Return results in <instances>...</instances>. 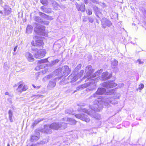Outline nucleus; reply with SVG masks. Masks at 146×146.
Segmentation results:
<instances>
[{"label":"nucleus","instance_id":"a878e982","mask_svg":"<svg viewBox=\"0 0 146 146\" xmlns=\"http://www.w3.org/2000/svg\"><path fill=\"white\" fill-rule=\"evenodd\" d=\"M8 113L9 115V119L11 122H12L13 121V119H12V117L13 116V112L11 110H9L8 112Z\"/></svg>","mask_w":146,"mask_h":146},{"label":"nucleus","instance_id":"09e8293b","mask_svg":"<svg viewBox=\"0 0 146 146\" xmlns=\"http://www.w3.org/2000/svg\"><path fill=\"white\" fill-rule=\"evenodd\" d=\"M33 86L35 88H36V89H38L40 87V86H38L37 87H36V86H35L34 85H33Z\"/></svg>","mask_w":146,"mask_h":146},{"label":"nucleus","instance_id":"b1692460","mask_svg":"<svg viewBox=\"0 0 146 146\" xmlns=\"http://www.w3.org/2000/svg\"><path fill=\"white\" fill-rule=\"evenodd\" d=\"M41 10L43 12L46 13H50L51 11L50 9L49 8H46L44 6H42L40 8Z\"/></svg>","mask_w":146,"mask_h":146},{"label":"nucleus","instance_id":"a18cd8bd","mask_svg":"<svg viewBox=\"0 0 146 146\" xmlns=\"http://www.w3.org/2000/svg\"><path fill=\"white\" fill-rule=\"evenodd\" d=\"M137 61L139 62V64H143L144 63L143 62L141 61V60L139 59H138Z\"/></svg>","mask_w":146,"mask_h":146},{"label":"nucleus","instance_id":"c9c22d12","mask_svg":"<svg viewBox=\"0 0 146 146\" xmlns=\"http://www.w3.org/2000/svg\"><path fill=\"white\" fill-rule=\"evenodd\" d=\"M49 23V21H47L43 20H42V21H41V23H40L42 24L45 25H48Z\"/></svg>","mask_w":146,"mask_h":146},{"label":"nucleus","instance_id":"39448f33","mask_svg":"<svg viewBox=\"0 0 146 146\" xmlns=\"http://www.w3.org/2000/svg\"><path fill=\"white\" fill-rule=\"evenodd\" d=\"M67 126V124L66 123L62 122L54 123L50 125L51 128L55 130L64 129Z\"/></svg>","mask_w":146,"mask_h":146},{"label":"nucleus","instance_id":"6e6552de","mask_svg":"<svg viewBox=\"0 0 146 146\" xmlns=\"http://www.w3.org/2000/svg\"><path fill=\"white\" fill-rule=\"evenodd\" d=\"M85 71L86 73L87 76H85L84 77L86 78L88 77L87 79L89 80L90 76L91 77L92 74L94 72V70L92 69V66L89 65L86 67Z\"/></svg>","mask_w":146,"mask_h":146},{"label":"nucleus","instance_id":"338daca9","mask_svg":"<svg viewBox=\"0 0 146 146\" xmlns=\"http://www.w3.org/2000/svg\"><path fill=\"white\" fill-rule=\"evenodd\" d=\"M42 143V144H43V142H42V143Z\"/></svg>","mask_w":146,"mask_h":146},{"label":"nucleus","instance_id":"aec40b11","mask_svg":"<svg viewBox=\"0 0 146 146\" xmlns=\"http://www.w3.org/2000/svg\"><path fill=\"white\" fill-rule=\"evenodd\" d=\"M39 15L41 17L45 19H46L48 20H52L53 19V18L52 17L48 16L41 12H39Z\"/></svg>","mask_w":146,"mask_h":146},{"label":"nucleus","instance_id":"6ab92c4d","mask_svg":"<svg viewBox=\"0 0 146 146\" xmlns=\"http://www.w3.org/2000/svg\"><path fill=\"white\" fill-rule=\"evenodd\" d=\"M44 133L47 134H50L52 132V129L50 127V125H45L44 126L43 131Z\"/></svg>","mask_w":146,"mask_h":146},{"label":"nucleus","instance_id":"a211bd4d","mask_svg":"<svg viewBox=\"0 0 146 146\" xmlns=\"http://www.w3.org/2000/svg\"><path fill=\"white\" fill-rule=\"evenodd\" d=\"M76 9L78 11H81L82 12H84L85 10V5L84 4L79 5L76 3L75 4Z\"/></svg>","mask_w":146,"mask_h":146},{"label":"nucleus","instance_id":"0eeeda50","mask_svg":"<svg viewBox=\"0 0 146 146\" xmlns=\"http://www.w3.org/2000/svg\"><path fill=\"white\" fill-rule=\"evenodd\" d=\"M35 31H36L38 35L44 36L45 35V27L41 25L38 26Z\"/></svg>","mask_w":146,"mask_h":146},{"label":"nucleus","instance_id":"cd10ccee","mask_svg":"<svg viewBox=\"0 0 146 146\" xmlns=\"http://www.w3.org/2000/svg\"><path fill=\"white\" fill-rule=\"evenodd\" d=\"M33 27L30 25H28L27 27L26 32L27 33H31L32 31Z\"/></svg>","mask_w":146,"mask_h":146},{"label":"nucleus","instance_id":"4d7b16f0","mask_svg":"<svg viewBox=\"0 0 146 146\" xmlns=\"http://www.w3.org/2000/svg\"><path fill=\"white\" fill-rule=\"evenodd\" d=\"M78 106H84V104H78Z\"/></svg>","mask_w":146,"mask_h":146},{"label":"nucleus","instance_id":"423d86ee","mask_svg":"<svg viewBox=\"0 0 146 146\" xmlns=\"http://www.w3.org/2000/svg\"><path fill=\"white\" fill-rule=\"evenodd\" d=\"M101 21L102 28L104 29L106 27H110L112 25L111 21L105 18H103Z\"/></svg>","mask_w":146,"mask_h":146},{"label":"nucleus","instance_id":"5701e85b","mask_svg":"<svg viewBox=\"0 0 146 146\" xmlns=\"http://www.w3.org/2000/svg\"><path fill=\"white\" fill-rule=\"evenodd\" d=\"M65 121L69 122V123L70 125H74L76 123V121L74 119L69 118H65Z\"/></svg>","mask_w":146,"mask_h":146},{"label":"nucleus","instance_id":"603ef678","mask_svg":"<svg viewBox=\"0 0 146 146\" xmlns=\"http://www.w3.org/2000/svg\"><path fill=\"white\" fill-rule=\"evenodd\" d=\"M118 70L119 69L117 67L115 68V69L114 71L115 72H117L118 71Z\"/></svg>","mask_w":146,"mask_h":146},{"label":"nucleus","instance_id":"5fc2aeb1","mask_svg":"<svg viewBox=\"0 0 146 146\" xmlns=\"http://www.w3.org/2000/svg\"><path fill=\"white\" fill-rule=\"evenodd\" d=\"M88 0H84V2L85 4H87L88 3Z\"/></svg>","mask_w":146,"mask_h":146},{"label":"nucleus","instance_id":"79ce46f5","mask_svg":"<svg viewBox=\"0 0 146 146\" xmlns=\"http://www.w3.org/2000/svg\"><path fill=\"white\" fill-rule=\"evenodd\" d=\"M144 87V85L143 84H141L139 86L138 88L139 90H141Z\"/></svg>","mask_w":146,"mask_h":146},{"label":"nucleus","instance_id":"0e129e2a","mask_svg":"<svg viewBox=\"0 0 146 146\" xmlns=\"http://www.w3.org/2000/svg\"><path fill=\"white\" fill-rule=\"evenodd\" d=\"M90 22H91V23H92L93 22V21H90Z\"/></svg>","mask_w":146,"mask_h":146},{"label":"nucleus","instance_id":"f03ea898","mask_svg":"<svg viewBox=\"0 0 146 146\" xmlns=\"http://www.w3.org/2000/svg\"><path fill=\"white\" fill-rule=\"evenodd\" d=\"M102 71L103 70L102 69H100L98 70L94 74L93 76H91V77L90 76V82L89 83L82 84L79 86L77 87L76 90H78L80 89H82L89 86L91 84V83H95L96 82V80L97 78H99V77H98L95 78H93L99 75L102 72Z\"/></svg>","mask_w":146,"mask_h":146},{"label":"nucleus","instance_id":"f704fd0d","mask_svg":"<svg viewBox=\"0 0 146 146\" xmlns=\"http://www.w3.org/2000/svg\"><path fill=\"white\" fill-rule=\"evenodd\" d=\"M67 83H68V82H67L66 80L64 78V79H62L60 81L59 84L60 85H64Z\"/></svg>","mask_w":146,"mask_h":146},{"label":"nucleus","instance_id":"13d9d810","mask_svg":"<svg viewBox=\"0 0 146 146\" xmlns=\"http://www.w3.org/2000/svg\"><path fill=\"white\" fill-rule=\"evenodd\" d=\"M36 97H37V98H38V97H39L40 96V95H36L35 96Z\"/></svg>","mask_w":146,"mask_h":146},{"label":"nucleus","instance_id":"a19ab883","mask_svg":"<svg viewBox=\"0 0 146 146\" xmlns=\"http://www.w3.org/2000/svg\"><path fill=\"white\" fill-rule=\"evenodd\" d=\"M82 66V65L81 64H78L77 67H76L74 69L75 71H77L78 70L80 69Z\"/></svg>","mask_w":146,"mask_h":146},{"label":"nucleus","instance_id":"c03bdc74","mask_svg":"<svg viewBox=\"0 0 146 146\" xmlns=\"http://www.w3.org/2000/svg\"><path fill=\"white\" fill-rule=\"evenodd\" d=\"M93 89V88H87L86 89V91H90L92 90Z\"/></svg>","mask_w":146,"mask_h":146},{"label":"nucleus","instance_id":"bb28decb","mask_svg":"<svg viewBox=\"0 0 146 146\" xmlns=\"http://www.w3.org/2000/svg\"><path fill=\"white\" fill-rule=\"evenodd\" d=\"M118 62L117 60L114 59L111 61V66L113 68H115V66H117L118 64Z\"/></svg>","mask_w":146,"mask_h":146},{"label":"nucleus","instance_id":"4be33fe9","mask_svg":"<svg viewBox=\"0 0 146 146\" xmlns=\"http://www.w3.org/2000/svg\"><path fill=\"white\" fill-rule=\"evenodd\" d=\"M11 9L8 6L5 7L4 13L5 16L9 15L11 13Z\"/></svg>","mask_w":146,"mask_h":146},{"label":"nucleus","instance_id":"ea45409f","mask_svg":"<svg viewBox=\"0 0 146 146\" xmlns=\"http://www.w3.org/2000/svg\"><path fill=\"white\" fill-rule=\"evenodd\" d=\"M59 62V60L58 59L55 60L52 62L51 65H54Z\"/></svg>","mask_w":146,"mask_h":146},{"label":"nucleus","instance_id":"7ed1b4c3","mask_svg":"<svg viewBox=\"0 0 146 146\" xmlns=\"http://www.w3.org/2000/svg\"><path fill=\"white\" fill-rule=\"evenodd\" d=\"M114 90V92L113 93L112 92H111L112 93L111 94H113L114 96L113 97L111 98L110 97H105L103 99V101L104 102L105 105L106 106H107L110 104H115L117 103V102L115 100V99H117L119 98L120 97V95L119 93H116L115 92V90L113 89Z\"/></svg>","mask_w":146,"mask_h":146},{"label":"nucleus","instance_id":"680f3d73","mask_svg":"<svg viewBox=\"0 0 146 146\" xmlns=\"http://www.w3.org/2000/svg\"><path fill=\"white\" fill-rule=\"evenodd\" d=\"M13 55H15L16 54V53L15 52H13Z\"/></svg>","mask_w":146,"mask_h":146},{"label":"nucleus","instance_id":"dca6fc26","mask_svg":"<svg viewBox=\"0 0 146 146\" xmlns=\"http://www.w3.org/2000/svg\"><path fill=\"white\" fill-rule=\"evenodd\" d=\"M33 39L35 40V46H40L43 44L42 40L40 39L37 36H35L33 38Z\"/></svg>","mask_w":146,"mask_h":146},{"label":"nucleus","instance_id":"58836bf2","mask_svg":"<svg viewBox=\"0 0 146 146\" xmlns=\"http://www.w3.org/2000/svg\"><path fill=\"white\" fill-rule=\"evenodd\" d=\"M86 12L87 14L89 15H90L92 14V11L90 9H89L86 10Z\"/></svg>","mask_w":146,"mask_h":146},{"label":"nucleus","instance_id":"393cba45","mask_svg":"<svg viewBox=\"0 0 146 146\" xmlns=\"http://www.w3.org/2000/svg\"><path fill=\"white\" fill-rule=\"evenodd\" d=\"M93 9L95 12L96 15L98 17H99L98 14L100 13V10L98 7L96 6H94L93 7Z\"/></svg>","mask_w":146,"mask_h":146},{"label":"nucleus","instance_id":"e2e57ef3","mask_svg":"<svg viewBox=\"0 0 146 146\" xmlns=\"http://www.w3.org/2000/svg\"><path fill=\"white\" fill-rule=\"evenodd\" d=\"M9 102L10 103H11V99H10V100L9 101Z\"/></svg>","mask_w":146,"mask_h":146},{"label":"nucleus","instance_id":"3c124183","mask_svg":"<svg viewBox=\"0 0 146 146\" xmlns=\"http://www.w3.org/2000/svg\"><path fill=\"white\" fill-rule=\"evenodd\" d=\"M31 44L32 45L34 46H35V44L34 41L33 40L31 42Z\"/></svg>","mask_w":146,"mask_h":146},{"label":"nucleus","instance_id":"1a4fd4ad","mask_svg":"<svg viewBox=\"0 0 146 146\" xmlns=\"http://www.w3.org/2000/svg\"><path fill=\"white\" fill-rule=\"evenodd\" d=\"M76 117L86 122H88L90 121V119L88 117L84 114H77L75 115Z\"/></svg>","mask_w":146,"mask_h":146},{"label":"nucleus","instance_id":"6e6d98bb","mask_svg":"<svg viewBox=\"0 0 146 146\" xmlns=\"http://www.w3.org/2000/svg\"><path fill=\"white\" fill-rule=\"evenodd\" d=\"M68 111V110H66L65 111V113H68V114H70L71 113L70 112H68L67 111Z\"/></svg>","mask_w":146,"mask_h":146},{"label":"nucleus","instance_id":"ddd939ff","mask_svg":"<svg viewBox=\"0 0 146 146\" xmlns=\"http://www.w3.org/2000/svg\"><path fill=\"white\" fill-rule=\"evenodd\" d=\"M83 111L84 112L86 113L88 115L91 116V117H93L96 119H100L101 118L100 115L99 114L95 113L94 115L91 114L90 111H89L87 109L84 108H82Z\"/></svg>","mask_w":146,"mask_h":146},{"label":"nucleus","instance_id":"7c9ffc66","mask_svg":"<svg viewBox=\"0 0 146 146\" xmlns=\"http://www.w3.org/2000/svg\"><path fill=\"white\" fill-rule=\"evenodd\" d=\"M42 120V119H40L39 118L38 119L36 120H35V121L34 123H33V126H35L36 125L38 124L39 122H40Z\"/></svg>","mask_w":146,"mask_h":146},{"label":"nucleus","instance_id":"473e14b6","mask_svg":"<svg viewBox=\"0 0 146 146\" xmlns=\"http://www.w3.org/2000/svg\"><path fill=\"white\" fill-rule=\"evenodd\" d=\"M48 61L47 59H41L38 61V63L39 64L44 63L47 62Z\"/></svg>","mask_w":146,"mask_h":146},{"label":"nucleus","instance_id":"c756f323","mask_svg":"<svg viewBox=\"0 0 146 146\" xmlns=\"http://www.w3.org/2000/svg\"><path fill=\"white\" fill-rule=\"evenodd\" d=\"M34 19L35 21L40 23H41L42 20L40 17L38 16H35Z\"/></svg>","mask_w":146,"mask_h":146},{"label":"nucleus","instance_id":"69168bd1","mask_svg":"<svg viewBox=\"0 0 146 146\" xmlns=\"http://www.w3.org/2000/svg\"><path fill=\"white\" fill-rule=\"evenodd\" d=\"M7 146H10V145H9V144H7Z\"/></svg>","mask_w":146,"mask_h":146},{"label":"nucleus","instance_id":"c85d7f7f","mask_svg":"<svg viewBox=\"0 0 146 146\" xmlns=\"http://www.w3.org/2000/svg\"><path fill=\"white\" fill-rule=\"evenodd\" d=\"M52 75L51 74H50L44 77L43 79V80L44 81V82H45L46 80H49L52 77Z\"/></svg>","mask_w":146,"mask_h":146},{"label":"nucleus","instance_id":"8fccbe9b","mask_svg":"<svg viewBox=\"0 0 146 146\" xmlns=\"http://www.w3.org/2000/svg\"><path fill=\"white\" fill-rule=\"evenodd\" d=\"M18 46L17 45L14 47L13 49V51L14 52H16L17 50V48Z\"/></svg>","mask_w":146,"mask_h":146},{"label":"nucleus","instance_id":"de8ad7c7","mask_svg":"<svg viewBox=\"0 0 146 146\" xmlns=\"http://www.w3.org/2000/svg\"><path fill=\"white\" fill-rule=\"evenodd\" d=\"M92 2L96 4H98V0H92Z\"/></svg>","mask_w":146,"mask_h":146},{"label":"nucleus","instance_id":"bf43d9fd","mask_svg":"<svg viewBox=\"0 0 146 146\" xmlns=\"http://www.w3.org/2000/svg\"><path fill=\"white\" fill-rule=\"evenodd\" d=\"M126 123L127 124H129V122H127V121H126L125 122V123Z\"/></svg>","mask_w":146,"mask_h":146},{"label":"nucleus","instance_id":"37998d69","mask_svg":"<svg viewBox=\"0 0 146 146\" xmlns=\"http://www.w3.org/2000/svg\"><path fill=\"white\" fill-rule=\"evenodd\" d=\"M31 50L33 51H36L38 49L34 47H32Z\"/></svg>","mask_w":146,"mask_h":146},{"label":"nucleus","instance_id":"f257e3e1","mask_svg":"<svg viewBox=\"0 0 146 146\" xmlns=\"http://www.w3.org/2000/svg\"><path fill=\"white\" fill-rule=\"evenodd\" d=\"M106 89L103 88H99L98 89L97 91L95 94H94L91 96L89 98L90 99H95L96 98L98 99H95V101L94 102V104L92 106H90V108L94 111H99L101 110L103 108V104H105V103L103 100L104 98H100L102 97L101 96H98V95H102L103 94L111 95L112 93L111 92L113 93L114 92L113 90H109V92H106Z\"/></svg>","mask_w":146,"mask_h":146},{"label":"nucleus","instance_id":"20e7f679","mask_svg":"<svg viewBox=\"0 0 146 146\" xmlns=\"http://www.w3.org/2000/svg\"><path fill=\"white\" fill-rule=\"evenodd\" d=\"M70 70L69 67L66 65L64 66L62 68H59L55 70V74L56 75L59 74L60 75H62V76L60 77L59 79H60L63 76H66L70 73Z\"/></svg>","mask_w":146,"mask_h":146},{"label":"nucleus","instance_id":"4c0bfd02","mask_svg":"<svg viewBox=\"0 0 146 146\" xmlns=\"http://www.w3.org/2000/svg\"><path fill=\"white\" fill-rule=\"evenodd\" d=\"M40 3L43 5H47L48 3L47 0H40Z\"/></svg>","mask_w":146,"mask_h":146},{"label":"nucleus","instance_id":"e433bc0d","mask_svg":"<svg viewBox=\"0 0 146 146\" xmlns=\"http://www.w3.org/2000/svg\"><path fill=\"white\" fill-rule=\"evenodd\" d=\"M52 4L54 7H57L58 6H59L58 3L55 1H53L52 2Z\"/></svg>","mask_w":146,"mask_h":146},{"label":"nucleus","instance_id":"72a5a7b5","mask_svg":"<svg viewBox=\"0 0 146 146\" xmlns=\"http://www.w3.org/2000/svg\"><path fill=\"white\" fill-rule=\"evenodd\" d=\"M84 72V71L83 70H82L80 71L79 73L77 74L76 76H77V77L78 79L79 78H80L83 75Z\"/></svg>","mask_w":146,"mask_h":146},{"label":"nucleus","instance_id":"49530a36","mask_svg":"<svg viewBox=\"0 0 146 146\" xmlns=\"http://www.w3.org/2000/svg\"><path fill=\"white\" fill-rule=\"evenodd\" d=\"M42 68V67H40L39 66H38L35 68V69L36 70H39L40 68Z\"/></svg>","mask_w":146,"mask_h":146},{"label":"nucleus","instance_id":"2eb2a0df","mask_svg":"<svg viewBox=\"0 0 146 146\" xmlns=\"http://www.w3.org/2000/svg\"><path fill=\"white\" fill-rule=\"evenodd\" d=\"M25 56L28 61L29 62H33L34 60L33 55L29 52H27L25 53Z\"/></svg>","mask_w":146,"mask_h":146},{"label":"nucleus","instance_id":"4468645a","mask_svg":"<svg viewBox=\"0 0 146 146\" xmlns=\"http://www.w3.org/2000/svg\"><path fill=\"white\" fill-rule=\"evenodd\" d=\"M112 74H109L107 72H105L102 74L100 79L101 80H105L110 78Z\"/></svg>","mask_w":146,"mask_h":146},{"label":"nucleus","instance_id":"052dcab7","mask_svg":"<svg viewBox=\"0 0 146 146\" xmlns=\"http://www.w3.org/2000/svg\"><path fill=\"white\" fill-rule=\"evenodd\" d=\"M0 13L2 15L3 14V12L2 11H0Z\"/></svg>","mask_w":146,"mask_h":146},{"label":"nucleus","instance_id":"864d4df0","mask_svg":"<svg viewBox=\"0 0 146 146\" xmlns=\"http://www.w3.org/2000/svg\"><path fill=\"white\" fill-rule=\"evenodd\" d=\"M5 94L6 95H7L9 96V94L8 92H6L5 93Z\"/></svg>","mask_w":146,"mask_h":146},{"label":"nucleus","instance_id":"f8f14e48","mask_svg":"<svg viewBox=\"0 0 146 146\" xmlns=\"http://www.w3.org/2000/svg\"><path fill=\"white\" fill-rule=\"evenodd\" d=\"M19 85L17 90L18 92H21L23 91H26L27 89V87L24 85L23 83L20 82L19 83Z\"/></svg>","mask_w":146,"mask_h":146},{"label":"nucleus","instance_id":"9d476101","mask_svg":"<svg viewBox=\"0 0 146 146\" xmlns=\"http://www.w3.org/2000/svg\"><path fill=\"white\" fill-rule=\"evenodd\" d=\"M102 85L104 87L108 88L115 87L116 86L117 84L112 81H108L103 83Z\"/></svg>","mask_w":146,"mask_h":146},{"label":"nucleus","instance_id":"f3484780","mask_svg":"<svg viewBox=\"0 0 146 146\" xmlns=\"http://www.w3.org/2000/svg\"><path fill=\"white\" fill-rule=\"evenodd\" d=\"M57 78H55L49 82V83L47 86L48 88L49 89H51L54 88L56 85V79Z\"/></svg>","mask_w":146,"mask_h":146},{"label":"nucleus","instance_id":"412c9836","mask_svg":"<svg viewBox=\"0 0 146 146\" xmlns=\"http://www.w3.org/2000/svg\"><path fill=\"white\" fill-rule=\"evenodd\" d=\"M76 74H74V72H73L72 74L68 76V80H71L70 82L76 81L78 79L77 76L75 75Z\"/></svg>","mask_w":146,"mask_h":146},{"label":"nucleus","instance_id":"2f4dec72","mask_svg":"<svg viewBox=\"0 0 146 146\" xmlns=\"http://www.w3.org/2000/svg\"><path fill=\"white\" fill-rule=\"evenodd\" d=\"M39 139V137L38 136L33 135L31 137V141H37Z\"/></svg>","mask_w":146,"mask_h":146},{"label":"nucleus","instance_id":"9b49d317","mask_svg":"<svg viewBox=\"0 0 146 146\" xmlns=\"http://www.w3.org/2000/svg\"><path fill=\"white\" fill-rule=\"evenodd\" d=\"M45 50H40L35 53V57L36 58H40L43 57L45 56Z\"/></svg>","mask_w":146,"mask_h":146}]
</instances>
